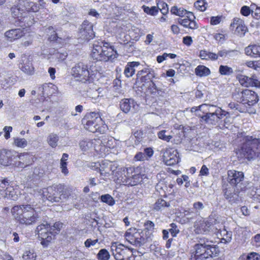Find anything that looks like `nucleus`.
I'll list each match as a JSON object with an SVG mask.
<instances>
[{
	"label": "nucleus",
	"mask_w": 260,
	"mask_h": 260,
	"mask_svg": "<svg viewBox=\"0 0 260 260\" xmlns=\"http://www.w3.org/2000/svg\"><path fill=\"white\" fill-rule=\"evenodd\" d=\"M11 212L20 224L30 225L41 219L39 214L29 204L15 206Z\"/></svg>",
	"instance_id": "f257e3e1"
},
{
	"label": "nucleus",
	"mask_w": 260,
	"mask_h": 260,
	"mask_svg": "<svg viewBox=\"0 0 260 260\" xmlns=\"http://www.w3.org/2000/svg\"><path fill=\"white\" fill-rule=\"evenodd\" d=\"M243 142L238 149L237 154L241 158L248 160L255 159L260 154V139L252 136L244 137Z\"/></svg>",
	"instance_id": "f03ea898"
},
{
	"label": "nucleus",
	"mask_w": 260,
	"mask_h": 260,
	"mask_svg": "<svg viewBox=\"0 0 260 260\" xmlns=\"http://www.w3.org/2000/svg\"><path fill=\"white\" fill-rule=\"evenodd\" d=\"M234 97L237 102L241 103L248 109H254L251 107L255 105L258 101L257 94L253 91L245 89L240 91L236 90L234 93Z\"/></svg>",
	"instance_id": "7ed1b4c3"
},
{
	"label": "nucleus",
	"mask_w": 260,
	"mask_h": 260,
	"mask_svg": "<svg viewBox=\"0 0 260 260\" xmlns=\"http://www.w3.org/2000/svg\"><path fill=\"white\" fill-rule=\"evenodd\" d=\"M133 250L118 242H113L111 246L112 255L116 260H129Z\"/></svg>",
	"instance_id": "20e7f679"
},
{
	"label": "nucleus",
	"mask_w": 260,
	"mask_h": 260,
	"mask_svg": "<svg viewBox=\"0 0 260 260\" xmlns=\"http://www.w3.org/2000/svg\"><path fill=\"white\" fill-rule=\"evenodd\" d=\"M126 240L131 244L136 247H140L146 243L147 237L145 235L143 231L140 232V230L134 229L129 230L125 234Z\"/></svg>",
	"instance_id": "39448f33"
},
{
	"label": "nucleus",
	"mask_w": 260,
	"mask_h": 260,
	"mask_svg": "<svg viewBox=\"0 0 260 260\" xmlns=\"http://www.w3.org/2000/svg\"><path fill=\"white\" fill-rule=\"evenodd\" d=\"M71 74L77 80L82 82L88 81L90 78L88 66L81 62L76 63L72 68Z\"/></svg>",
	"instance_id": "423d86ee"
},
{
	"label": "nucleus",
	"mask_w": 260,
	"mask_h": 260,
	"mask_svg": "<svg viewBox=\"0 0 260 260\" xmlns=\"http://www.w3.org/2000/svg\"><path fill=\"white\" fill-rule=\"evenodd\" d=\"M63 190L61 184L53 185L48 187L45 191L43 192L44 197L52 203L59 202L61 200V192Z\"/></svg>",
	"instance_id": "0eeeda50"
},
{
	"label": "nucleus",
	"mask_w": 260,
	"mask_h": 260,
	"mask_svg": "<svg viewBox=\"0 0 260 260\" xmlns=\"http://www.w3.org/2000/svg\"><path fill=\"white\" fill-rule=\"evenodd\" d=\"M36 231L38 232L39 237L41 239V244L44 247L47 246L53 237L50 232V225L46 223L38 225Z\"/></svg>",
	"instance_id": "6e6552de"
},
{
	"label": "nucleus",
	"mask_w": 260,
	"mask_h": 260,
	"mask_svg": "<svg viewBox=\"0 0 260 260\" xmlns=\"http://www.w3.org/2000/svg\"><path fill=\"white\" fill-rule=\"evenodd\" d=\"M126 174L125 183L128 185L135 186L142 181V175L139 173L137 168H129L127 169Z\"/></svg>",
	"instance_id": "1a4fd4ad"
},
{
	"label": "nucleus",
	"mask_w": 260,
	"mask_h": 260,
	"mask_svg": "<svg viewBox=\"0 0 260 260\" xmlns=\"http://www.w3.org/2000/svg\"><path fill=\"white\" fill-rule=\"evenodd\" d=\"M79 35L82 40L85 41L93 39L95 36L93 24L87 20L84 21L80 28Z\"/></svg>",
	"instance_id": "9d476101"
},
{
	"label": "nucleus",
	"mask_w": 260,
	"mask_h": 260,
	"mask_svg": "<svg viewBox=\"0 0 260 260\" xmlns=\"http://www.w3.org/2000/svg\"><path fill=\"white\" fill-rule=\"evenodd\" d=\"M180 158L176 149L169 148L163 154V161L167 166H173L179 162Z\"/></svg>",
	"instance_id": "9b49d317"
},
{
	"label": "nucleus",
	"mask_w": 260,
	"mask_h": 260,
	"mask_svg": "<svg viewBox=\"0 0 260 260\" xmlns=\"http://www.w3.org/2000/svg\"><path fill=\"white\" fill-rule=\"evenodd\" d=\"M228 181L231 185L236 187H241L244 177L242 172L234 170H229L228 172Z\"/></svg>",
	"instance_id": "f8f14e48"
},
{
	"label": "nucleus",
	"mask_w": 260,
	"mask_h": 260,
	"mask_svg": "<svg viewBox=\"0 0 260 260\" xmlns=\"http://www.w3.org/2000/svg\"><path fill=\"white\" fill-rule=\"evenodd\" d=\"M107 44L105 41H99L93 44V48L91 54V57L96 61H102V55L104 53V47Z\"/></svg>",
	"instance_id": "ddd939ff"
},
{
	"label": "nucleus",
	"mask_w": 260,
	"mask_h": 260,
	"mask_svg": "<svg viewBox=\"0 0 260 260\" xmlns=\"http://www.w3.org/2000/svg\"><path fill=\"white\" fill-rule=\"evenodd\" d=\"M138 105L133 99H123L120 102V109L124 113L135 112Z\"/></svg>",
	"instance_id": "4468645a"
},
{
	"label": "nucleus",
	"mask_w": 260,
	"mask_h": 260,
	"mask_svg": "<svg viewBox=\"0 0 260 260\" xmlns=\"http://www.w3.org/2000/svg\"><path fill=\"white\" fill-rule=\"evenodd\" d=\"M237 78L240 84L245 87L255 86L260 87V81L253 78H249L242 74H238Z\"/></svg>",
	"instance_id": "2eb2a0df"
},
{
	"label": "nucleus",
	"mask_w": 260,
	"mask_h": 260,
	"mask_svg": "<svg viewBox=\"0 0 260 260\" xmlns=\"http://www.w3.org/2000/svg\"><path fill=\"white\" fill-rule=\"evenodd\" d=\"M85 117L91 121H94L95 124L94 125L93 128L95 130H101L102 129H105L106 128L104 124H103L104 122L99 113L95 112H90L86 114Z\"/></svg>",
	"instance_id": "dca6fc26"
},
{
	"label": "nucleus",
	"mask_w": 260,
	"mask_h": 260,
	"mask_svg": "<svg viewBox=\"0 0 260 260\" xmlns=\"http://www.w3.org/2000/svg\"><path fill=\"white\" fill-rule=\"evenodd\" d=\"M231 27L235 28L236 33L240 36H244L247 29L244 21L239 18L233 19V22L231 24Z\"/></svg>",
	"instance_id": "f3484780"
},
{
	"label": "nucleus",
	"mask_w": 260,
	"mask_h": 260,
	"mask_svg": "<svg viewBox=\"0 0 260 260\" xmlns=\"http://www.w3.org/2000/svg\"><path fill=\"white\" fill-rule=\"evenodd\" d=\"M104 53L102 55V61H107L113 60L117 56V53L114 47L110 46L109 43L104 47Z\"/></svg>",
	"instance_id": "a211bd4d"
},
{
	"label": "nucleus",
	"mask_w": 260,
	"mask_h": 260,
	"mask_svg": "<svg viewBox=\"0 0 260 260\" xmlns=\"http://www.w3.org/2000/svg\"><path fill=\"white\" fill-rule=\"evenodd\" d=\"M11 150L6 149L1 150L0 151V163L4 166H8L12 163L13 159L15 156H13Z\"/></svg>",
	"instance_id": "6ab92c4d"
},
{
	"label": "nucleus",
	"mask_w": 260,
	"mask_h": 260,
	"mask_svg": "<svg viewBox=\"0 0 260 260\" xmlns=\"http://www.w3.org/2000/svg\"><path fill=\"white\" fill-rule=\"evenodd\" d=\"M223 192L224 198L231 204L237 203L239 201V196L238 193L235 192V190H233L231 187H226L223 189Z\"/></svg>",
	"instance_id": "aec40b11"
},
{
	"label": "nucleus",
	"mask_w": 260,
	"mask_h": 260,
	"mask_svg": "<svg viewBox=\"0 0 260 260\" xmlns=\"http://www.w3.org/2000/svg\"><path fill=\"white\" fill-rule=\"evenodd\" d=\"M25 30L24 28L12 29L5 32V36L12 41L23 36L25 34Z\"/></svg>",
	"instance_id": "412c9836"
},
{
	"label": "nucleus",
	"mask_w": 260,
	"mask_h": 260,
	"mask_svg": "<svg viewBox=\"0 0 260 260\" xmlns=\"http://www.w3.org/2000/svg\"><path fill=\"white\" fill-rule=\"evenodd\" d=\"M141 65L139 61H131L127 63L124 70V74L127 78L132 77L135 73L136 69Z\"/></svg>",
	"instance_id": "4be33fe9"
},
{
	"label": "nucleus",
	"mask_w": 260,
	"mask_h": 260,
	"mask_svg": "<svg viewBox=\"0 0 260 260\" xmlns=\"http://www.w3.org/2000/svg\"><path fill=\"white\" fill-rule=\"evenodd\" d=\"M246 55L253 57H260V46L258 45H250L245 48Z\"/></svg>",
	"instance_id": "5701e85b"
},
{
	"label": "nucleus",
	"mask_w": 260,
	"mask_h": 260,
	"mask_svg": "<svg viewBox=\"0 0 260 260\" xmlns=\"http://www.w3.org/2000/svg\"><path fill=\"white\" fill-rule=\"evenodd\" d=\"M110 165H112V162L106 160L102 161L99 165V170L101 175L105 177L110 176L111 169H112Z\"/></svg>",
	"instance_id": "b1692460"
},
{
	"label": "nucleus",
	"mask_w": 260,
	"mask_h": 260,
	"mask_svg": "<svg viewBox=\"0 0 260 260\" xmlns=\"http://www.w3.org/2000/svg\"><path fill=\"white\" fill-rule=\"evenodd\" d=\"M229 107L231 109H234L237 110L240 112H248L249 113H255V109H248L243 105H242L241 103L239 104H236L235 103H230L229 104Z\"/></svg>",
	"instance_id": "393cba45"
},
{
	"label": "nucleus",
	"mask_w": 260,
	"mask_h": 260,
	"mask_svg": "<svg viewBox=\"0 0 260 260\" xmlns=\"http://www.w3.org/2000/svg\"><path fill=\"white\" fill-rule=\"evenodd\" d=\"M178 22L180 25L186 28H189L190 29H197L198 28V25L196 21H190V19L186 18H178Z\"/></svg>",
	"instance_id": "a878e982"
},
{
	"label": "nucleus",
	"mask_w": 260,
	"mask_h": 260,
	"mask_svg": "<svg viewBox=\"0 0 260 260\" xmlns=\"http://www.w3.org/2000/svg\"><path fill=\"white\" fill-rule=\"evenodd\" d=\"M202 121H204L208 124L214 125L217 121L216 115L213 113H207L205 115L201 116Z\"/></svg>",
	"instance_id": "bb28decb"
},
{
	"label": "nucleus",
	"mask_w": 260,
	"mask_h": 260,
	"mask_svg": "<svg viewBox=\"0 0 260 260\" xmlns=\"http://www.w3.org/2000/svg\"><path fill=\"white\" fill-rule=\"evenodd\" d=\"M20 69L23 72L28 75H32L34 73V68L31 62L28 59H26L25 62L23 61Z\"/></svg>",
	"instance_id": "cd10ccee"
},
{
	"label": "nucleus",
	"mask_w": 260,
	"mask_h": 260,
	"mask_svg": "<svg viewBox=\"0 0 260 260\" xmlns=\"http://www.w3.org/2000/svg\"><path fill=\"white\" fill-rule=\"evenodd\" d=\"M196 74L200 77L207 76L210 74V71L207 67L200 65L195 69Z\"/></svg>",
	"instance_id": "c85d7f7f"
},
{
	"label": "nucleus",
	"mask_w": 260,
	"mask_h": 260,
	"mask_svg": "<svg viewBox=\"0 0 260 260\" xmlns=\"http://www.w3.org/2000/svg\"><path fill=\"white\" fill-rule=\"evenodd\" d=\"M170 206L169 203L167 202L162 199H158L154 204L153 209L156 211H159L165 207H169Z\"/></svg>",
	"instance_id": "c756f323"
},
{
	"label": "nucleus",
	"mask_w": 260,
	"mask_h": 260,
	"mask_svg": "<svg viewBox=\"0 0 260 260\" xmlns=\"http://www.w3.org/2000/svg\"><path fill=\"white\" fill-rule=\"evenodd\" d=\"M69 157V155L67 153H63L62 154V157L60 160V169L61 170V172L64 174L65 175H67L68 173V170L67 168V160Z\"/></svg>",
	"instance_id": "7c9ffc66"
},
{
	"label": "nucleus",
	"mask_w": 260,
	"mask_h": 260,
	"mask_svg": "<svg viewBox=\"0 0 260 260\" xmlns=\"http://www.w3.org/2000/svg\"><path fill=\"white\" fill-rule=\"evenodd\" d=\"M233 68L226 65H220L219 67V73L221 75L231 76L234 73Z\"/></svg>",
	"instance_id": "2f4dec72"
},
{
	"label": "nucleus",
	"mask_w": 260,
	"mask_h": 260,
	"mask_svg": "<svg viewBox=\"0 0 260 260\" xmlns=\"http://www.w3.org/2000/svg\"><path fill=\"white\" fill-rule=\"evenodd\" d=\"M156 78V74H155L154 70H152V71H150V72H148L146 75L141 76L140 79L142 82L149 83V84L151 80H152L153 78Z\"/></svg>",
	"instance_id": "473e14b6"
},
{
	"label": "nucleus",
	"mask_w": 260,
	"mask_h": 260,
	"mask_svg": "<svg viewBox=\"0 0 260 260\" xmlns=\"http://www.w3.org/2000/svg\"><path fill=\"white\" fill-rule=\"evenodd\" d=\"M98 61L91 62L89 63L88 70L90 71V78H92V76L102 70L101 67L97 64Z\"/></svg>",
	"instance_id": "72a5a7b5"
},
{
	"label": "nucleus",
	"mask_w": 260,
	"mask_h": 260,
	"mask_svg": "<svg viewBox=\"0 0 260 260\" xmlns=\"http://www.w3.org/2000/svg\"><path fill=\"white\" fill-rule=\"evenodd\" d=\"M171 12L173 14L179 16L181 17V18H182L186 14L187 11L182 8H178L176 6H173L171 9Z\"/></svg>",
	"instance_id": "f704fd0d"
},
{
	"label": "nucleus",
	"mask_w": 260,
	"mask_h": 260,
	"mask_svg": "<svg viewBox=\"0 0 260 260\" xmlns=\"http://www.w3.org/2000/svg\"><path fill=\"white\" fill-rule=\"evenodd\" d=\"M255 7V4L251 5L250 7L247 6H244L241 7L240 13L244 16H248L251 12H253Z\"/></svg>",
	"instance_id": "c9c22d12"
},
{
	"label": "nucleus",
	"mask_w": 260,
	"mask_h": 260,
	"mask_svg": "<svg viewBox=\"0 0 260 260\" xmlns=\"http://www.w3.org/2000/svg\"><path fill=\"white\" fill-rule=\"evenodd\" d=\"M198 242H199V243L196 244L194 245V246L204 247H210L213 246V245H211V243H212V242L211 241H209L208 239H207L204 237L200 238Z\"/></svg>",
	"instance_id": "e433bc0d"
},
{
	"label": "nucleus",
	"mask_w": 260,
	"mask_h": 260,
	"mask_svg": "<svg viewBox=\"0 0 260 260\" xmlns=\"http://www.w3.org/2000/svg\"><path fill=\"white\" fill-rule=\"evenodd\" d=\"M196 250L194 255H191V260H197L200 255H201L208 248V247H197L194 246Z\"/></svg>",
	"instance_id": "4c0bfd02"
},
{
	"label": "nucleus",
	"mask_w": 260,
	"mask_h": 260,
	"mask_svg": "<svg viewBox=\"0 0 260 260\" xmlns=\"http://www.w3.org/2000/svg\"><path fill=\"white\" fill-rule=\"evenodd\" d=\"M219 223L218 217L215 214H211L209 217L206 225L210 228L211 226L216 225Z\"/></svg>",
	"instance_id": "58836bf2"
},
{
	"label": "nucleus",
	"mask_w": 260,
	"mask_h": 260,
	"mask_svg": "<svg viewBox=\"0 0 260 260\" xmlns=\"http://www.w3.org/2000/svg\"><path fill=\"white\" fill-rule=\"evenodd\" d=\"M110 255L106 249H101L97 254V258L99 260H109Z\"/></svg>",
	"instance_id": "ea45409f"
},
{
	"label": "nucleus",
	"mask_w": 260,
	"mask_h": 260,
	"mask_svg": "<svg viewBox=\"0 0 260 260\" xmlns=\"http://www.w3.org/2000/svg\"><path fill=\"white\" fill-rule=\"evenodd\" d=\"M62 226V223L59 221L55 222L52 226L50 225V232L52 233L53 238L55 234H58Z\"/></svg>",
	"instance_id": "a19ab883"
},
{
	"label": "nucleus",
	"mask_w": 260,
	"mask_h": 260,
	"mask_svg": "<svg viewBox=\"0 0 260 260\" xmlns=\"http://www.w3.org/2000/svg\"><path fill=\"white\" fill-rule=\"evenodd\" d=\"M58 141V136L55 134H50L48 137V142L50 146L55 147Z\"/></svg>",
	"instance_id": "79ce46f5"
},
{
	"label": "nucleus",
	"mask_w": 260,
	"mask_h": 260,
	"mask_svg": "<svg viewBox=\"0 0 260 260\" xmlns=\"http://www.w3.org/2000/svg\"><path fill=\"white\" fill-rule=\"evenodd\" d=\"M102 202L108 204L110 206H113L115 204V201L112 196L109 194L102 195L101 197Z\"/></svg>",
	"instance_id": "37998d69"
},
{
	"label": "nucleus",
	"mask_w": 260,
	"mask_h": 260,
	"mask_svg": "<svg viewBox=\"0 0 260 260\" xmlns=\"http://www.w3.org/2000/svg\"><path fill=\"white\" fill-rule=\"evenodd\" d=\"M14 144L18 147L24 148L27 145V141L24 138H14Z\"/></svg>",
	"instance_id": "c03bdc74"
},
{
	"label": "nucleus",
	"mask_w": 260,
	"mask_h": 260,
	"mask_svg": "<svg viewBox=\"0 0 260 260\" xmlns=\"http://www.w3.org/2000/svg\"><path fill=\"white\" fill-rule=\"evenodd\" d=\"M37 255L34 251L26 250L23 254L22 258L24 260H35Z\"/></svg>",
	"instance_id": "a18cd8bd"
},
{
	"label": "nucleus",
	"mask_w": 260,
	"mask_h": 260,
	"mask_svg": "<svg viewBox=\"0 0 260 260\" xmlns=\"http://www.w3.org/2000/svg\"><path fill=\"white\" fill-rule=\"evenodd\" d=\"M143 8L146 13L152 16H154L158 13V8L155 6L149 8V7L143 6Z\"/></svg>",
	"instance_id": "49530a36"
},
{
	"label": "nucleus",
	"mask_w": 260,
	"mask_h": 260,
	"mask_svg": "<svg viewBox=\"0 0 260 260\" xmlns=\"http://www.w3.org/2000/svg\"><path fill=\"white\" fill-rule=\"evenodd\" d=\"M157 8L159 10L161 13L164 15H166L169 12L168 5L163 2H160L157 4Z\"/></svg>",
	"instance_id": "de8ad7c7"
},
{
	"label": "nucleus",
	"mask_w": 260,
	"mask_h": 260,
	"mask_svg": "<svg viewBox=\"0 0 260 260\" xmlns=\"http://www.w3.org/2000/svg\"><path fill=\"white\" fill-rule=\"evenodd\" d=\"M144 226L145 227L144 231L150 232L151 233L153 232L155 229V224L152 221L149 220L146 221Z\"/></svg>",
	"instance_id": "09e8293b"
},
{
	"label": "nucleus",
	"mask_w": 260,
	"mask_h": 260,
	"mask_svg": "<svg viewBox=\"0 0 260 260\" xmlns=\"http://www.w3.org/2000/svg\"><path fill=\"white\" fill-rule=\"evenodd\" d=\"M82 124L84 125V128L86 129L89 128H94L93 126L95 124L94 121L87 118L85 117L82 121Z\"/></svg>",
	"instance_id": "8fccbe9b"
},
{
	"label": "nucleus",
	"mask_w": 260,
	"mask_h": 260,
	"mask_svg": "<svg viewBox=\"0 0 260 260\" xmlns=\"http://www.w3.org/2000/svg\"><path fill=\"white\" fill-rule=\"evenodd\" d=\"M168 131H159L157 134L158 138L167 142H169L173 136L171 135L167 134L166 133Z\"/></svg>",
	"instance_id": "3c124183"
},
{
	"label": "nucleus",
	"mask_w": 260,
	"mask_h": 260,
	"mask_svg": "<svg viewBox=\"0 0 260 260\" xmlns=\"http://www.w3.org/2000/svg\"><path fill=\"white\" fill-rule=\"evenodd\" d=\"M31 157H32L28 154H24L19 156V160L23 161L22 163L24 165V166H26L31 162Z\"/></svg>",
	"instance_id": "603ef678"
},
{
	"label": "nucleus",
	"mask_w": 260,
	"mask_h": 260,
	"mask_svg": "<svg viewBox=\"0 0 260 260\" xmlns=\"http://www.w3.org/2000/svg\"><path fill=\"white\" fill-rule=\"evenodd\" d=\"M138 68L140 70L137 73V77L138 78H140L141 76H143L142 75L143 74H147L148 72H150V71L153 70L152 69L150 68L147 65L142 69L139 68V67Z\"/></svg>",
	"instance_id": "864d4df0"
},
{
	"label": "nucleus",
	"mask_w": 260,
	"mask_h": 260,
	"mask_svg": "<svg viewBox=\"0 0 260 260\" xmlns=\"http://www.w3.org/2000/svg\"><path fill=\"white\" fill-rule=\"evenodd\" d=\"M170 228L169 229V232H170L173 237H176L177 234H178L180 232L179 228L174 223H172L170 224Z\"/></svg>",
	"instance_id": "5fc2aeb1"
},
{
	"label": "nucleus",
	"mask_w": 260,
	"mask_h": 260,
	"mask_svg": "<svg viewBox=\"0 0 260 260\" xmlns=\"http://www.w3.org/2000/svg\"><path fill=\"white\" fill-rule=\"evenodd\" d=\"M148 88L149 92L154 95H156L158 91L157 87L152 80L150 82Z\"/></svg>",
	"instance_id": "6e6d98bb"
},
{
	"label": "nucleus",
	"mask_w": 260,
	"mask_h": 260,
	"mask_svg": "<svg viewBox=\"0 0 260 260\" xmlns=\"http://www.w3.org/2000/svg\"><path fill=\"white\" fill-rule=\"evenodd\" d=\"M26 4L30 6V7L26 8L27 12H37L39 9V6L34 2L26 1Z\"/></svg>",
	"instance_id": "4d7b16f0"
},
{
	"label": "nucleus",
	"mask_w": 260,
	"mask_h": 260,
	"mask_svg": "<svg viewBox=\"0 0 260 260\" xmlns=\"http://www.w3.org/2000/svg\"><path fill=\"white\" fill-rule=\"evenodd\" d=\"M225 234H223V237L221 239V242L224 243H228L231 242L232 237V233L231 232H228L225 230L224 231Z\"/></svg>",
	"instance_id": "13d9d810"
},
{
	"label": "nucleus",
	"mask_w": 260,
	"mask_h": 260,
	"mask_svg": "<svg viewBox=\"0 0 260 260\" xmlns=\"http://www.w3.org/2000/svg\"><path fill=\"white\" fill-rule=\"evenodd\" d=\"M206 3L204 1H198L194 3L196 8L201 11H204L206 10L205 5Z\"/></svg>",
	"instance_id": "bf43d9fd"
},
{
	"label": "nucleus",
	"mask_w": 260,
	"mask_h": 260,
	"mask_svg": "<svg viewBox=\"0 0 260 260\" xmlns=\"http://www.w3.org/2000/svg\"><path fill=\"white\" fill-rule=\"evenodd\" d=\"M79 145L82 150L85 151L92 146V143L90 141H82Z\"/></svg>",
	"instance_id": "052dcab7"
},
{
	"label": "nucleus",
	"mask_w": 260,
	"mask_h": 260,
	"mask_svg": "<svg viewBox=\"0 0 260 260\" xmlns=\"http://www.w3.org/2000/svg\"><path fill=\"white\" fill-rule=\"evenodd\" d=\"M204 208V205L203 203L201 202H197L193 204V209L196 212H200Z\"/></svg>",
	"instance_id": "680f3d73"
},
{
	"label": "nucleus",
	"mask_w": 260,
	"mask_h": 260,
	"mask_svg": "<svg viewBox=\"0 0 260 260\" xmlns=\"http://www.w3.org/2000/svg\"><path fill=\"white\" fill-rule=\"evenodd\" d=\"M214 113L216 115L217 120L222 118L223 116H225L226 114H228V112L222 110L221 108L217 109Z\"/></svg>",
	"instance_id": "e2e57ef3"
},
{
	"label": "nucleus",
	"mask_w": 260,
	"mask_h": 260,
	"mask_svg": "<svg viewBox=\"0 0 260 260\" xmlns=\"http://www.w3.org/2000/svg\"><path fill=\"white\" fill-rule=\"evenodd\" d=\"M144 153L147 158L148 160L153 154L154 151L152 148L148 147L144 149Z\"/></svg>",
	"instance_id": "0e129e2a"
},
{
	"label": "nucleus",
	"mask_w": 260,
	"mask_h": 260,
	"mask_svg": "<svg viewBox=\"0 0 260 260\" xmlns=\"http://www.w3.org/2000/svg\"><path fill=\"white\" fill-rule=\"evenodd\" d=\"M98 242V240H92L87 239L84 242L85 246L87 248L90 247L91 246H94Z\"/></svg>",
	"instance_id": "69168bd1"
},
{
	"label": "nucleus",
	"mask_w": 260,
	"mask_h": 260,
	"mask_svg": "<svg viewBox=\"0 0 260 260\" xmlns=\"http://www.w3.org/2000/svg\"><path fill=\"white\" fill-rule=\"evenodd\" d=\"M134 158L136 160L138 161H144L145 160H147V158L145 155V154L143 152H139L137 153L135 157Z\"/></svg>",
	"instance_id": "338daca9"
},
{
	"label": "nucleus",
	"mask_w": 260,
	"mask_h": 260,
	"mask_svg": "<svg viewBox=\"0 0 260 260\" xmlns=\"http://www.w3.org/2000/svg\"><path fill=\"white\" fill-rule=\"evenodd\" d=\"M251 14L252 16L256 19H258L260 18V7H257L256 5H255V7L254 8V9L253 10V12H251Z\"/></svg>",
	"instance_id": "774afa93"
}]
</instances>
